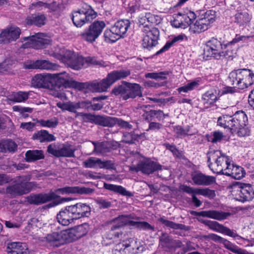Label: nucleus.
<instances>
[{"instance_id":"nucleus-1","label":"nucleus","mask_w":254,"mask_h":254,"mask_svg":"<svg viewBox=\"0 0 254 254\" xmlns=\"http://www.w3.org/2000/svg\"><path fill=\"white\" fill-rule=\"evenodd\" d=\"M89 230V225L85 223L70 229L49 234L47 235L46 239L48 242L52 243L56 247H59L81 238L87 234Z\"/></svg>"},{"instance_id":"nucleus-2","label":"nucleus","mask_w":254,"mask_h":254,"mask_svg":"<svg viewBox=\"0 0 254 254\" xmlns=\"http://www.w3.org/2000/svg\"><path fill=\"white\" fill-rule=\"evenodd\" d=\"M54 56L61 59L69 66L76 70H78L88 64L99 65L103 66L107 65L105 62L97 61L94 58L90 57L83 58L82 56L76 55L71 51L64 49H61L59 53H54Z\"/></svg>"},{"instance_id":"nucleus-3","label":"nucleus","mask_w":254,"mask_h":254,"mask_svg":"<svg viewBox=\"0 0 254 254\" xmlns=\"http://www.w3.org/2000/svg\"><path fill=\"white\" fill-rule=\"evenodd\" d=\"M229 79L232 85L244 89L254 83V73L249 69H238L230 72Z\"/></svg>"},{"instance_id":"nucleus-4","label":"nucleus","mask_w":254,"mask_h":254,"mask_svg":"<svg viewBox=\"0 0 254 254\" xmlns=\"http://www.w3.org/2000/svg\"><path fill=\"white\" fill-rule=\"evenodd\" d=\"M226 48V46H224ZM204 58L212 57L216 60H221L224 58H233V53H230L229 50L224 51L221 42L217 39L212 38L206 43V48L203 53Z\"/></svg>"},{"instance_id":"nucleus-5","label":"nucleus","mask_w":254,"mask_h":254,"mask_svg":"<svg viewBox=\"0 0 254 254\" xmlns=\"http://www.w3.org/2000/svg\"><path fill=\"white\" fill-rule=\"evenodd\" d=\"M208 166L211 171L217 174H223L231 163L229 157L220 150L210 151L207 153Z\"/></svg>"},{"instance_id":"nucleus-6","label":"nucleus","mask_w":254,"mask_h":254,"mask_svg":"<svg viewBox=\"0 0 254 254\" xmlns=\"http://www.w3.org/2000/svg\"><path fill=\"white\" fill-rule=\"evenodd\" d=\"M30 179L29 175L18 177L14 185L7 187L6 193L11 196L21 195L28 193L31 188L34 185V182H29Z\"/></svg>"},{"instance_id":"nucleus-7","label":"nucleus","mask_w":254,"mask_h":254,"mask_svg":"<svg viewBox=\"0 0 254 254\" xmlns=\"http://www.w3.org/2000/svg\"><path fill=\"white\" fill-rule=\"evenodd\" d=\"M215 18L216 12L214 10L207 11L190 26V32L199 33L206 30L215 21Z\"/></svg>"},{"instance_id":"nucleus-8","label":"nucleus","mask_w":254,"mask_h":254,"mask_svg":"<svg viewBox=\"0 0 254 254\" xmlns=\"http://www.w3.org/2000/svg\"><path fill=\"white\" fill-rule=\"evenodd\" d=\"M97 16V13L89 5L85 8L74 11L72 13V20L77 27H81L86 22L91 21Z\"/></svg>"},{"instance_id":"nucleus-9","label":"nucleus","mask_w":254,"mask_h":254,"mask_svg":"<svg viewBox=\"0 0 254 254\" xmlns=\"http://www.w3.org/2000/svg\"><path fill=\"white\" fill-rule=\"evenodd\" d=\"M105 27V21L96 20L89 26L87 30L81 33L80 36L83 40L92 43L99 37Z\"/></svg>"},{"instance_id":"nucleus-10","label":"nucleus","mask_w":254,"mask_h":254,"mask_svg":"<svg viewBox=\"0 0 254 254\" xmlns=\"http://www.w3.org/2000/svg\"><path fill=\"white\" fill-rule=\"evenodd\" d=\"M25 41L23 44L24 48L32 47L38 49L46 47L51 43V40L43 33H37L36 35L23 38Z\"/></svg>"},{"instance_id":"nucleus-11","label":"nucleus","mask_w":254,"mask_h":254,"mask_svg":"<svg viewBox=\"0 0 254 254\" xmlns=\"http://www.w3.org/2000/svg\"><path fill=\"white\" fill-rule=\"evenodd\" d=\"M52 84L58 83L65 86L72 87L81 90L86 87V84L69 79L68 74L65 72L52 74Z\"/></svg>"},{"instance_id":"nucleus-12","label":"nucleus","mask_w":254,"mask_h":254,"mask_svg":"<svg viewBox=\"0 0 254 254\" xmlns=\"http://www.w3.org/2000/svg\"><path fill=\"white\" fill-rule=\"evenodd\" d=\"M128 224L135 226L138 224V222L131 220L127 215H121L114 219L113 225L111 229L110 234L108 235L107 238L112 239L114 237L119 238L120 233L119 232H114V231Z\"/></svg>"},{"instance_id":"nucleus-13","label":"nucleus","mask_w":254,"mask_h":254,"mask_svg":"<svg viewBox=\"0 0 254 254\" xmlns=\"http://www.w3.org/2000/svg\"><path fill=\"white\" fill-rule=\"evenodd\" d=\"M199 221L205 224L208 226L210 229L219 232L225 235L233 238H239L241 239L242 237L238 235L237 233H235L233 230H231L229 228L225 227L222 224H219L218 222L214 221H211L208 220H202L200 218H198Z\"/></svg>"},{"instance_id":"nucleus-14","label":"nucleus","mask_w":254,"mask_h":254,"mask_svg":"<svg viewBox=\"0 0 254 254\" xmlns=\"http://www.w3.org/2000/svg\"><path fill=\"white\" fill-rule=\"evenodd\" d=\"M237 188L236 195L241 201H250L254 197V190L250 184H240L236 186Z\"/></svg>"},{"instance_id":"nucleus-15","label":"nucleus","mask_w":254,"mask_h":254,"mask_svg":"<svg viewBox=\"0 0 254 254\" xmlns=\"http://www.w3.org/2000/svg\"><path fill=\"white\" fill-rule=\"evenodd\" d=\"M68 206L74 219L87 217L90 214V207L86 203H77Z\"/></svg>"},{"instance_id":"nucleus-16","label":"nucleus","mask_w":254,"mask_h":254,"mask_svg":"<svg viewBox=\"0 0 254 254\" xmlns=\"http://www.w3.org/2000/svg\"><path fill=\"white\" fill-rule=\"evenodd\" d=\"M92 190L89 188L66 186L58 189L53 192L56 194V198L58 195H68L75 193L89 194L92 193Z\"/></svg>"},{"instance_id":"nucleus-17","label":"nucleus","mask_w":254,"mask_h":254,"mask_svg":"<svg viewBox=\"0 0 254 254\" xmlns=\"http://www.w3.org/2000/svg\"><path fill=\"white\" fill-rule=\"evenodd\" d=\"M96 121L99 125L104 127H112L117 124L124 127L129 126L127 122L115 117L98 116L96 117Z\"/></svg>"},{"instance_id":"nucleus-18","label":"nucleus","mask_w":254,"mask_h":254,"mask_svg":"<svg viewBox=\"0 0 254 254\" xmlns=\"http://www.w3.org/2000/svg\"><path fill=\"white\" fill-rule=\"evenodd\" d=\"M21 33L20 29L16 26H11L7 28L0 34V42L9 43L17 39Z\"/></svg>"},{"instance_id":"nucleus-19","label":"nucleus","mask_w":254,"mask_h":254,"mask_svg":"<svg viewBox=\"0 0 254 254\" xmlns=\"http://www.w3.org/2000/svg\"><path fill=\"white\" fill-rule=\"evenodd\" d=\"M144 33H146L144 37V48L149 50L158 44L159 32L157 29L152 28L149 30L144 29Z\"/></svg>"},{"instance_id":"nucleus-20","label":"nucleus","mask_w":254,"mask_h":254,"mask_svg":"<svg viewBox=\"0 0 254 254\" xmlns=\"http://www.w3.org/2000/svg\"><path fill=\"white\" fill-rule=\"evenodd\" d=\"M180 189L184 192L191 194L192 196L194 194H199L210 198H212L215 196V191L208 188H195L183 185L181 186Z\"/></svg>"},{"instance_id":"nucleus-21","label":"nucleus","mask_w":254,"mask_h":254,"mask_svg":"<svg viewBox=\"0 0 254 254\" xmlns=\"http://www.w3.org/2000/svg\"><path fill=\"white\" fill-rule=\"evenodd\" d=\"M83 166L86 168H106L109 169L112 166L111 161H102L101 159L91 157L83 162Z\"/></svg>"},{"instance_id":"nucleus-22","label":"nucleus","mask_w":254,"mask_h":254,"mask_svg":"<svg viewBox=\"0 0 254 254\" xmlns=\"http://www.w3.org/2000/svg\"><path fill=\"white\" fill-rule=\"evenodd\" d=\"M7 254H33L25 244L12 242L8 244L6 250Z\"/></svg>"},{"instance_id":"nucleus-23","label":"nucleus","mask_w":254,"mask_h":254,"mask_svg":"<svg viewBox=\"0 0 254 254\" xmlns=\"http://www.w3.org/2000/svg\"><path fill=\"white\" fill-rule=\"evenodd\" d=\"M31 83L34 87H48L52 84V73L37 74L32 78Z\"/></svg>"},{"instance_id":"nucleus-24","label":"nucleus","mask_w":254,"mask_h":254,"mask_svg":"<svg viewBox=\"0 0 254 254\" xmlns=\"http://www.w3.org/2000/svg\"><path fill=\"white\" fill-rule=\"evenodd\" d=\"M195 214L197 216L207 217L221 221L226 219L228 216L230 215V213L228 212H224L222 211L209 210L201 211L200 212H195Z\"/></svg>"},{"instance_id":"nucleus-25","label":"nucleus","mask_w":254,"mask_h":254,"mask_svg":"<svg viewBox=\"0 0 254 254\" xmlns=\"http://www.w3.org/2000/svg\"><path fill=\"white\" fill-rule=\"evenodd\" d=\"M233 127L232 133L236 132L238 128L246 127L248 122V118L246 113L243 111H237L232 116Z\"/></svg>"},{"instance_id":"nucleus-26","label":"nucleus","mask_w":254,"mask_h":254,"mask_svg":"<svg viewBox=\"0 0 254 254\" xmlns=\"http://www.w3.org/2000/svg\"><path fill=\"white\" fill-rule=\"evenodd\" d=\"M191 179L195 185L199 186H209L216 182L214 177L205 175L201 173L192 175Z\"/></svg>"},{"instance_id":"nucleus-27","label":"nucleus","mask_w":254,"mask_h":254,"mask_svg":"<svg viewBox=\"0 0 254 254\" xmlns=\"http://www.w3.org/2000/svg\"><path fill=\"white\" fill-rule=\"evenodd\" d=\"M56 198V194L54 192L49 193L32 195L27 197V201L30 204H39L49 201Z\"/></svg>"},{"instance_id":"nucleus-28","label":"nucleus","mask_w":254,"mask_h":254,"mask_svg":"<svg viewBox=\"0 0 254 254\" xmlns=\"http://www.w3.org/2000/svg\"><path fill=\"white\" fill-rule=\"evenodd\" d=\"M245 171L244 168L241 166L234 165L233 164H230L223 175L231 176L236 180H240L244 177Z\"/></svg>"},{"instance_id":"nucleus-29","label":"nucleus","mask_w":254,"mask_h":254,"mask_svg":"<svg viewBox=\"0 0 254 254\" xmlns=\"http://www.w3.org/2000/svg\"><path fill=\"white\" fill-rule=\"evenodd\" d=\"M57 220L60 224L64 226H67L73 222L74 218L68 206L62 209L57 214Z\"/></svg>"},{"instance_id":"nucleus-30","label":"nucleus","mask_w":254,"mask_h":254,"mask_svg":"<svg viewBox=\"0 0 254 254\" xmlns=\"http://www.w3.org/2000/svg\"><path fill=\"white\" fill-rule=\"evenodd\" d=\"M47 18L43 14H34L27 17L25 22L28 25H34L41 27L46 23Z\"/></svg>"},{"instance_id":"nucleus-31","label":"nucleus","mask_w":254,"mask_h":254,"mask_svg":"<svg viewBox=\"0 0 254 254\" xmlns=\"http://www.w3.org/2000/svg\"><path fill=\"white\" fill-rule=\"evenodd\" d=\"M161 246L164 248L170 250L177 249L182 246V242L179 240H174L170 237L163 235L160 239Z\"/></svg>"},{"instance_id":"nucleus-32","label":"nucleus","mask_w":254,"mask_h":254,"mask_svg":"<svg viewBox=\"0 0 254 254\" xmlns=\"http://www.w3.org/2000/svg\"><path fill=\"white\" fill-rule=\"evenodd\" d=\"M32 91H19L13 92L7 96V100L15 103L25 102L32 95Z\"/></svg>"},{"instance_id":"nucleus-33","label":"nucleus","mask_w":254,"mask_h":254,"mask_svg":"<svg viewBox=\"0 0 254 254\" xmlns=\"http://www.w3.org/2000/svg\"><path fill=\"white\" fill-rule=\"evenodd\" d=\"M220 91L216 87H214L202 95V100L204 104H212L218 100Z\"/></svg>"},{"instance_id":"nucleus-34","label":"nucleus","mask_w":254,"mask_h":254,"mask_svg":"<svg viewBox=\"0 0 254 254\" xmlns=\"http://www.w3.org/2000/svg\"><path fill=\"white\" fill-rule=\"evenodd\" d=\"M129 83L124 82L123 84L114 87L112 93L116 96H120L124 100H127L129 96Z\"/></svg>"},{"instance_id":"nucleus-35","label":"nucleus","mask_w":254,"mask_h":254,"mask_svg":"<svg viewBox=\"0 0 254 254\" xmlns=\"http://www.w3.org/2000/svg\"><path fill=\"white\" fill-rule=\"evenodd\" d=\"M112 85L107 76L100 82L92 83L90 87L93 92H103L106 91Z\"/></svg>"},{"instance_id":"nucleus-36","label":"nucleus","mask_w":254,"mask_h":254,"mask_svg":"<svg viewBox=\"0 0 254 254\" xmlns=\"http://www.w3.org/2000/svg\"><path fill=\"white\" fill-rule=\"evenodd\" d=\"M130 74V71L128 70H114L107 75L108 80L110 81L111 83L113 84L117 80L125 78Z\"/></svg>"},{"instance_id":"nucleus-37","label":"nucleus","mask_w":254,"mask_h":254,"mask_svg":"<svg viewBox=\"0 0 254 254\" xmlns=\"http://www.w3.org/2000/svg\"><path fill=\"white\" fill-rule=\"evenodd\" d=\"M113 254H134V250L127 242L117 244L113 250Z\"/></svg>"},{"instance_id":"nucleus-38","label":"nucleus","mask_w":254,"mask_h":254,"mask_svg":"<svg viewBox=\"0 0 254 254\" xmlns=\"http://www.w3.org/2000/svg\"><path fill=\"white\" fill-rule=\"evenodd\" d=\"M130 26V22L128 20H121L117 21L112 27L113 31L116 32L117 34L124 35L127 33L128 27Z\"/></svg>"},{"instance_id":"nucleus-39","label":"nucleus","mask_w":254,"mask_h":254,"mask_svg":"<svg viewBox=\"0 0 254 254\" xmlns=\"http://www.w3.org/2000/svg\"><path fill=\"white\" fill-rule=\"evenodd\" d=\"M32 138L41 142L54 141L56 139V137L53 134H50L46 130H41L35 132L32 136Z\"/></svg>"},{"instance_id":"nucleus-40","label":"nucleus","mask_w":254,"mask_h":254,"mask_svg":"<svg viewBox=\"0 0 254 254\" xmlns=\"http://www.w3.org/2000/svg\"><path fill=\"white\" fill-rule=\"evenodd\" d=\"M162 166L148 158L144 157V173L150 174L153 172L161 170Z\"/></svg>"},{"instance_id":"nucleus-41","label":"nucleus","mask_w":254,"mask_h":254,"mask_svg":"<svg viewBox=\"0 0 254 254\" xmlns=\"http://www.w3.org/2000/svg\"><path fill=\"white\" fill-rule=\"evenodd\" d=\"M221 244H222L224 247L231 251L234 253L236 254H254L252 253H250L248 252L247 250L242 249L241 248H239L236 245L233 244L228 240L226 239L223 238Z\"/></svg>"},{"instance_id":"nucleus-42","label":"nucleus","mask_w":254,"mask_h":254,"mask_svg":"<svg viewBox=\"0 0 254 254\" xmlns=\"http://www.w3.org/2000/svg\"><path fill=\"white\" fill-rule=\"evenodd\" d=\"M44 155L41 150H29L25 153V160L28 162H32L43 159Z\"/></svg>"},{"instance_id":"nucleus-43","label":"nucleus","mask_w":254,"mask_h":254,"mask_svg":"<svg viewBox=\"0 0 254 254\" xmlns=\"http://www.w3.org/2000/svg\"><path fill=\"white\" fill-rule=\"evenodd\" d=\"M233 119L232 116L229 115H224L218 118L217 125L230 130L232 132L233 127Z\"/></svg>"},{"instance_id":"nucleus-44","label":"nucleus","mask_w":254,"mask_h":254,"mask_svg":"<svg viewBox=\"0 0 254 254\" xmlns=\"http://www.w3.org/2000/svg\"><path fill=\"white\" fill-rule=\"evenodd\" d=\"M173 130L177 135V137L182 138L187 135H192L195 133V131H190V127L187 126L185 128H183L182 126H176L173 127Z\"/></svg>"},{"instance_id":"nucleus-45","label":"nucleus","mask_w":254,"mask_h":254,"mask_svg":"<svg viewBox=\"0 0 254 254\" xmlns=\"http://www.w3.org/2000/svg\"><path fill=\"white\" fill-rule=\"evenodd\" d=\"M105 40L109 43H114L122 37V35L117 34L113 31L112 26L110 29H107L104 33Z\"/></svg>"},{"instance_id":"nucleus-46","label":"nucleus","mask_w":254,"mask_h":254,"mask_svg":"<svg viewBox=\"0 0 254 254\" xmlns=\"http://www.w3.org/2000/svg\"><path fill=\"white\" fill-rule=\"evenodd\" d=\"M187 39V36L184 34H180L175 37L171 42H167L166 44L160 50L158 51L154 55H158L167 50L173 45L174 43L179 41H182L184 39Z\"/></svg>"},{"instance_id":"nucleus-47","label":"nucleus","mask_w":254,"mask_h":254,"mask_svg":"<svg viewBox=\"0 0 254 254\" xmlns=\"http://www.w3.org/2000/svg\"><path fill=\"white\" fill-rule=\"evenodd\" d=\"M74 151V149L71 148V146L64 144L62 147H59L58 157H73Z\"/></svg>"},{"instance_id":"nucleus-48","label":"nucleus","mask_w":254,"mask_h":254,"mask_svg":"<svg viewBox=\"0 0 254 254\" xmlns=\"http://www.w3.org/2000/svg\"><path fill=\"white\" fill-rule=\"evenodd\" d=\"M36 69L54 70L57 67L56 64H54L48 61L44 60L36 61Z\"/></svg>"},{"instance_id":"nucleus-49","label":"nucleus","mask_w":254,"mask_h":254,"mask_svg":"<svg viewBox=\"0 0 254 254\" xmlns=\"http://www.w3.org/2000/svg\"><path fill=\"white\" fill-rule=\"evenodd\" d=\"M0 148L2 152H14L17 148V145L14 141L7 140L0 143Z\"/></svg>"},{"instance_id":"nucleus-50","label":"nucleus","mask_w":254,"mask_h":254,"mask_svg":"<svg viewBox=\"0 0 254 254\" xmlns=\"http://www.w3.org/2000/svg\"><path fill=\"white\" fill-rule=\"evenodd\" d=\"M56 105L58 108L63 111H68L70 112L76 113L75 102L70 101L66 102H59L57 103Z\"/></svg>"},{"instance_id":"nucleus-51","label":"nucleus","mask_w":254,"mask_h":254,"mask_svg":"<svg viewBox=\"0 0 254 254\" xmlns=\"http://www.w3.org/2000/svg\"><path fill=\"white\" fill-rule=\"evenodd\" d=\"M182 15L183 22L185 23V24H186V28L188 26L190 28V26L193 24L192 23V21L196 18L195 13L191 11H188L186 13H182ZM189 30H190V28H189Z\"/></svg>"},{"instance_id":"nucleus-52","label":"nucleus","mask_w":254,"mask_h":254,"mask_svg":"<svg viewBox=\"0 0 254 254\" xmlns=\"http://www.w3.org/2000/svg\"><path fill=\"white\" fill-rule=\"evenodd\" d=\"M171 25L175 28H181L185 29L186 28V24L183 22V19L182 12L175 14L174 20L171 22Z\"/></svg>"},{"instance_id":"nucleus-53","label":"nucleus","mask_w":254,"mask_h":254,"mask_svg":"<svg viewBox=\"0 0 254 254\" xmlns=\"http://www.w3.org/2000/svg\"><path fill=\"white\" fill-rule=\"evenodd\" d=\"M235 22L240 25L248 23L250 20V15L247 13H238L235 16Z\"/></svg>"},{"instance_id":"nucleus-54","label":"nucleus","mask_w":254,"mask_h":254,"mask_svg":"<svg viewBox=\"0 0 254 254\" xmlns=\"http://www.w3.org/2000/svg\"><path fill=\"white\" fill-rule=\"evenodd\" d=\"M32 6L37 10H41L46 8H49L52 10H56V3L55 2L53 4H48L42 1H38L32 3Z\"/></svg>"},{"instance_id":"nucleus-55","label":"nucleus","mask_w":254,"mask_h":254,"mask_svg":"<svg viewBox=\"0 0 254 254\" xmlns=\"http://www.w3.org/2000/svg\"><path fill=\"white\" fill-rule=\"evenodd\" d=\"M104 187L107 190L118 192L121 194H127V191L126 190L121 186L104 183Z\"/></svg>"},{"instance_id":"nucleus-56","label":"nucleus","mask_w":254,"mask_h":254,"mask_svg":"<svg viewBox=\"0 0 254 254\" xmlns=\"http://www.w3.org/2000/svg\"><path fill=\"white\" fill-rule=\"evenodd\" d=\"M37 122L41 126L47 127L54 128L56 127L58 124V120L56 118H53L48 120H37Z\"/></svg>"},{"instance_id":"nucleus-57","label":"nucleus","mask_w":254,"mask_h":254,"mask_svg":"<svg viewBox=\"0 0 254 254\" xmlns=\"http://www.w3.org/2000/svg\"><path fill=\"white\" fill-rule=\"evenodd\" d=\"M129 86L130 91L128 99L134 98L141 94L140 87L138 84L129 83Z\"/></svg>"},{"instance_id":"nucleus-58","label":"nucleus","mask_w":254,"mask_h":254,"mask_svg":"<svg viewBox=\"0 0 254 254\" xmlns=\"http://www.w3.org/2000/svg\"><path fill=\"white\" fill-rule=\"evenodd\" d=\"M253 37V36H243L240 35H236L235 37L231 41L228 43L227 46H230V45L238 43L241 41L245 42L251 41Z\"/></svg>"},{"instance_id":"nucleus-59","label":"nucleus","mask_w":254,"mask_h":254,"mask_svg":"<svg viewBox=\"0 0 254 254\" xmlns=\"http://www.w3.org/2000/svg\"><path fill=\"white\" fill-rule=\"evenodd\" d=\"M146 119L149 120V116L150 117H153L154 118H157L158 120H161L163 119L165 114L160 110L155 111V110H151L148 112L146 113Z\"/></svg>"},{"instance_id":"nucleus-60","label":"nucleus","mask_w":254,"mask_h":254,"mask_svg":"<svg viewBox=\"0 0 254 254\" xmlns=\"http://www.w3.org/2000/svg\"><path fill=\"white\" fill-rule=\"evenodd\" d=\"M168 74L167 71L160 72H152L148 73L145 74L146 78H150L152 79H160L164 80L167 78L166 75Z\"/></svg>"},{"instance_id":"nucleus-61","label":"nucleus","mask_w":254,"mask_h":254,"mask_svg":"<svg viewBox=\"0 0 254 254\" xmlns=\"http://www.w3.org/2000/svg\"><path fill=\"white\" fill-rule=\"evenodd\" d=\"M160 221L168 227H170L174 229H179L183 228V225L180 224H177L172 221L168 220L164 218H161Z\"/></svg>"},{"instance_id":"nucleus-62","label":"nucleus","mask_w":254,"mask_h":254,"mask_svg":"<svg viewBox=\"0 0 254 254\" xmlns=\"http://www.w3.org/2000/svg\"><path fill=\"white\" fill-rule=\"evenodd\" d=\"M76 111L79 109H85L90 110L91 106V101L89 100H84L78 102H75Z\"/></svg>"},{"instance_id":"nucleus-63","label":"nucleus","mask_w":254,"mask_h":254,"mask_svg":"<svg viewBox=\"0 0 254 254\" xmlns=\"http://www.w3.org/2000/svg\"><path fill=\"white\" fill-rule=\"evenodd\" d=\"M156 19L155 15L150 13H147L144 16V23H147L145 25L146 27L151 26L152 24L156 23Z\"/></svg>"},{"instance_id":"nucleus-64","label":"nucleus","mask_w":254,"mask_h":254,"mask_svg":"<svg viewBox=\"0 0 254 254\" xmlns=\"http://www.w3.org/2000/svg\"><path fill=\"white\" fill-rule=\"evenodd\" d=\"M94 145L93 152L103 153L105 151V143L104 142H91Z\"/></svg>"}]
</instances>
